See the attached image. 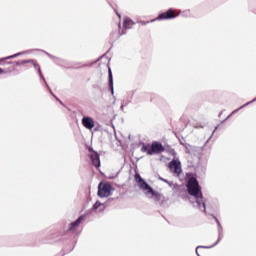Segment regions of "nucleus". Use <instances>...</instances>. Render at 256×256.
Wrapping results in <instances>:
<instances>
[{"label":"nucleus","mask_w":256,"mask_h":256,"mask_svg":"<svg viewBox=\"0 0 256 256\" xmlns=\"http://www.w3.org/2000/svg\"><path fill=\"white\" fill-rule=\"evenodd\" d=\"M187 192H188V195L195 197L196 199L198 198L199 200L203 199V194L201 193L200 184L198 183V180H196V178L194 177L188 179Z\"/></svg>","instance_id":"nucleus-1"},{"label":"nucleus","mask_w":256,"mask_h":256,"mask_svg":"<svg viewBox=\"0 0 256 256\" xmlns=\"http://www.w3.org/2000/svg\"><path fill=\"white\" fill-rule=\"evenodd\" d=\"M134 179L135 182H137L138 187H140V189H142L143 191H146V195H151L156 199L161 198V194L159 192L154 191L153 188H151V186H149L148 183H146L145 180L142 179L139 173H135Z\"/></svg>","instance_id":"nucleus-2"},{"label":"nucleus","mask_w":256,"mask_h":256,"mask_svg":"<svg viewBox=\"0 0 256 256\" xmlns=\"http://www.w3.org/2000/svg\"><path fill=\"white\" fill-rule=\"evenodd\" d=\"M142 152L146 153V155H160L161 153L165 152V147L162 145L161 142L154 141L152 142L150 148L149 145H144L142 147Z\"/></svg>","instance_id":"nucleus-3"},{"label":"nucleus","mask_w":256,"mask_h":256,"mask_svg":"<svg viewBox=\"0 0 256 256\" xmlns=\"http://www.w3.org/2000/svg\"><path fill=\"white\" fill-rule=\"evenodd\" d=\"M113 191H114V188L108 182H106V183L101 182L98 185V197L99 198L110 197V195H112Z\"/></svg>","instance_id":"nucleus-4"},{"label":"nucleus","mask_w":256,"mask_h":256,"mask_svg":"<svg viewBox=\"0 0 256 256\" xmlns=\"http://www.w3.org/2000/svg\"><path fill=\"white\" fill-rule=\"evenodd\" d=\"M88 151L91 152L90 154L91 164L96 168H99L101 166V162L99 161V154L96 151H93L92 148H88Z\"/></svg>","instance_id":"nucleus-5"},{"label":"nucleus","mask_w":256,"mask_h":256,"mask_svg":"<svg viewBox=\"0 0 256 256\" xmlns=\"http://www.w3.org/2000/svg\"><path fill=\"white\" fill-rule=\"evenodd\" d=\"M169 168H170L171 172H173L174 174H176L178 176L182 172L181 163L176 161V160H173V161L170 162Z\"/></svg>","instance_id":"nucleus-6"},{"label":"nucleus","mask_w":256,"mask_h":256,"mask_svg":"<svg viewBox=\"0 0 256 256\" xmlns=\"http://www.w3.org/2000/svg\"><path fill=\"white\" fill-rule=\"evenodd\" d=\"M82 125H84L85 129L92 130L95 128V121L90 117H84L82 118Z\"/></svg>","instance_id":"nucleus-7"},{"label":"nucleus","mask_w":256,"mask_h":256,"mask_svg":"<svg viewBox=\"0 0 256 256\" xmlns=\"http://www.w3.org/2000/svg\"><path fill=\"white\" fill-rule=\"evenodd\" d=\"M82 221H84V216H80L79 218H77L76 221L72 222L70 224V231H74L81 224Z\"/></svg>","instance_id":"nucleus-8"},{"label":"nucleus","mask_w":256,"mask_h":256,"mask_svg":"<svg viewBox=\"0 0 256 256\" xmlns=\"http://www.w3.org/2000/svg\"><path fill=\"white\" fill-rule=\"evenodd\" d=\"M175 15H173V10H168L167 13L161 14L159 19H173Z\"/></svg>","instance_id":"nucleus-9"},{"label":"nucleus","mask_w":256,"mask_h":256,"mask_svg":"<svg viewBox=\"0 0 256 256\" xmlns=\"http://www.w3.org/2000/svg\"><path fill=\"white\" fill-rule=\"evenodd\" d=\"M109 87H110V90L112 91V94H114V79L112 76V70H110V68H109Z\"/></svg>","instance_id":"nucleus-10"},{"label":"nucleus","mask_w":256,"mask_h":256,"mask_svg":"<svg viewBox=\"0 0 256 256\" xmlns=\"http://www.w3.org/2000/svg\"><path fill=\"white\" fill-rule=\"evenodd\" d=\"M102 206H103V203L96 201V203L93 205V210H98Z\"/></svg>","instance_id":"nucleus-11"},{"label":"nucleus","mask_w":256,"mask_h":256,"mask_svg":"<svg viewBox=\"0 0 256 256\" xmlns=\"http://www.w3.org/2000/svg\"><path fill=\"white\" fill-rule=\"evenodd\" d=\"M133 25V22L131 20H124V27L129 28Z\"/></svg>","instance_id":"nucleus-12"},{"label":"nucleus","mask_w":256,"mask_h":256,"mask_svg":"<svg viewBox=\"0 0 256 256\" xmlns=\"http://www.w3.org/2000/svg\"><path fill=\"white\" fill-rule=\"evenodd\" d=\"M197 249H209V247L199 246Z\"/></svg>","instance_id":"nucleus-13"}]
</instances>
